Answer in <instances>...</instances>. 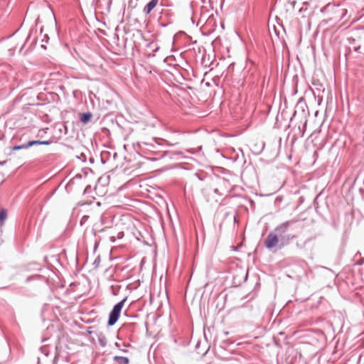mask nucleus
Here are the masks:
<instances>
[{"label": "nucleus", "mask_w": 364, "mask_h": 364, "mask_svg": "<svg viewBox=\"0 0 364 364\" xmlns=\"http://www.w3.org/2000/svg\"><path fill=\"white\" fill-rule=\"evenodd\" d=\"M124 303V300H122V301L119 302L114 306L112 311L110 312L109 314V318L108 321V324L109 326H112L117 322L121 313L122 309L123 307Z\"/></svg>", "instance_id": "f257e3e1"}, {"label": "nucleus", "mask_w": 364, "mask_h": 364, "mask_svg": "<svg viewBox=\"0 0 364 364\" xmlns=\"http://www.w3.org/2000/svg\"><path fill=\"white\" fill-rule=\"evenodd\" d=\"M159 0H151L144 8V12L146 14H149L158 5Z\"/></svg>", "instance_id": "f03ea898"}, {"label": "nucleus", "mask_w": 364, "mask_h": 364, "mask_svg": "<svg viewBox=\"0 0 364 364\" xmlns=\"http://www.w3.org/2000/svg\"><path fill=\"white\" fill-rule=\"evenodd\" d=\"M114 360L119 364H128L129 363V359L127 358L123 357V356H115L114 358Z\"/></svg>", "instance_id": "7ed1b4c3"}, {"label": "nucleus", "mask_w": 364, "mask_h": 364, "mask_svg": "<svg viewBox=\"0 0 364 364\" xmlns=\"http://www.w3.org/2000/svg\"><path fill=\"white\" fill-rule=\"evenodd\" d=\"M6 218H7V211L3 208L0 210V223H1V225H2L4 223Z\"/></svg>", "instance_id": "20e7f679"}, {"label": "nucleus", "mask_w": 364, "mask_h": 364, "mask_svg": "<svg viewBox=\"0 0 364 364\" xmlns=\"http://www.w3.org/2000/svg\"><path fill=\"white\" fill-rule=\"evenodd\" d=\"M265 245L267 247L271 248L273 247V236H272V234H269L267 237V238L265 240Z\"/></svg>", "instance_id": "39448f33"}, {"label": "nucleus", "mask_w": 364, "mask_h": 364, "mask_svg": "<svg viewBox=\"0 0 364 364\" xmlns=\"http://www.w3.org/2000/svg\"><path fill=\"white\" fill-rule=\"evenodd\" d=\"M92 115L90 113L82 114L81 116V121L84 123H86L90 119Z\"/></svg>", "instance_id": "423d86ee"}, {"label": "nucleus", "mask_w": 364, "mask_h": 364, "mask_svg": "<svg viewBox=\"0 0 364 364\" xmlns=\"http://www.w3.org/2000/svg\"><path fill=\"white\" fill-rule=\"evenodd\" d=\"M86 6H92L96 0H81Z\"/></svg>", "instance_id": "0eeeda50"}, {"label": "nucleus", "mask_w": 364, "mask_h": 364, "mask_svg": "<svg viewBox=\"0 0 364 364\" xmlns=\"http://www.w3.org/2000/svg\"><path fill=\"white\" fill-rule=\"evenodd\" d=\"M41 141H31L26 144V148L31 146L34 144H41Z\"/></svg>", "instance_id": "6e6552de"}, {"label": "nucleus", "mask_w": 364, "mask_h": 364, "mask_svg": "<svg viewBox=\"0 0 364 364\" xmlns=\"http://www.w3.org/2000/svg\"><path fill=\"white\" fill-rule=\"evenodd\" d=\"M24 148H26V145L15 146L13 148V150L15 151V150H18V149H24Z\"/></svg>", "instance_id": "1a4fd4ad"}, {"label": "nucleus", "mask_w": 364, "mask_h": 364, "mask_svg": "<svg viewBox=\"0 0 364 364\" xmlns=\"http://www.w3.org/2000/svg\"><path fill=\"white\" fill-rule=\"evenodd\" d=\"M129 223H131V224H132V227L127 228V230H132L134 228H135V225H134V221H133V220H132V219H129Z\"/></svg>", "instance_id": "9d476101"}, {"label": "nucleus", "mask_w": 364, "mask_h": 364, "mask_svg": "<svg viewBox=\"0 0 364 364\" xmlns=\"http://www.w3.org/2000/svg\"><path fill=\"white\" fill-rule=\"evenodd\" d=\"M41 144H49V141H41Z\"/></svg>", "instance_id": "9b49d317"}, {"label": "nucleus", "mask_w": 364, "mask_h": 364, "mask_svg": "<svg viewBox=\"0 0 364 364\" xmlns=\"http://www.w3.org/2000/svg\"><path fill=\"white\" fill-rule=\"evenodd\" d=\"M274 244H275L277 242L276 236H274Z\"/></svg>", "instance_id": "f8f14e48"}, {"label": "nucleus", "mask_w": 364, "mask_h": 364, "mask_svg": "<svg viewBox=\"0 0 364 364\" xmlns=\"http://www.w3.org/2000/svg\"><path fill=\"white\" fill-rule=\"evenodd\" d=\"M281 200V198H276V200Z\"/></svg>", "instance_id": "ddd939ff"}, {"label": "nucleus", "mask_w": 364, "mask_h": 364, "mask_svg": "<svg viewBox=\"0 0 364 364\" xmlns=\"http://www.w3.org/2000/svg\"><path fill=\"white\" fill-rule=\"evenodd\" d=\"M281 200V198H276V200Z\"/></svg>", "instance_id": "4468645a"}, {"label": "nucleus", "mask_w": 364, "mask_h": 364, "mask_svg": "<svg viewBox=\"0 0 364 364\" xmlns=\"http://www.w3.org/2000/svg\"><path fill=\"white\" fill-rule=\"evenodd\" d=\"M281 200V198H276V200Z\"/></svg>", "instance_id": "2eb2a0df"}]
</instances>
